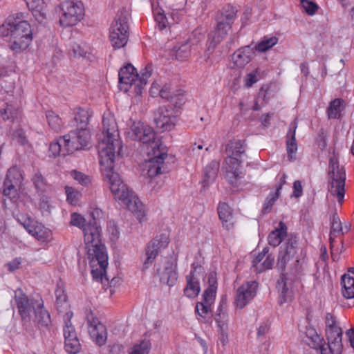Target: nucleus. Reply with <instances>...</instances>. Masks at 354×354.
<instances>
[{
    "mask_svg": "<svg viewBox=\"0 0 354 354\" xmlns=\"http://www.w3.org/2000/svg\"><path fill=\"white\" fill-rule=\"evenodd\" d=\"M186 286L183 292L184 295L189 298L197 297L201 291L198 279L195 277L194 272L191 271L186 276Z\"/></svg>",
    "mask_w": 354,
    "mask_h": 354,
    "instance_id": "bb28decb",
    "label": "nucleus"
},
{
    "mask_svg": "<svg viewBox=\"0 0 354 354\" xmlns=\"http://www.w3.org/2000/svg\"><path fill=\"white\" fill-rule=\"evenodd\" d=\"M328 178V190L342 205L345 196L346 171L344 167L339 165L338 157L335 153L329 159Z\"/></svg>",
    "mask_w": 354,
    "mask_h": 354,
    "instance_id": "6e6552de",
    "label": "nucleus"
},
{
    "mask_svg": "<svg viewBox=\"0 0 354 354\" xmlns=\"http://www.w3.org/2000/svg\"><path fill=\"white\" fill-rule=\"evenodd\" d=\"M177 116L171 107L160 106L154 113V122L157 128L162 131H170L176 122Z\"/></svg>",
    "mask_w": 354,
    "mask_h": 354,
    "instance_id": "dca6fc26",
    "label": "nucleus"
},
{
    "mask_svg": "<svg viewBox=\"0 0 354 354\" xmlns=\"http://www.w3.org/2000/svg\"><path fill=\"white\" fill-rule=\"evenodd\" d=\"M27 7L38 21L46 17V6L44 0H25Z\"/></svg>",
    "mask_w": 354,
    "mask_h": 354,
    "instance_id": "c85d7f7f",
    "label": "nucleus"
},
{
    "mask_svg": "<svg viewBox=\"0 0 354 354\" xmlns=\"http://www.w3.org/2000/svg\"><path fill=\"white\" fill-rule=\"evenodd\" d=\"M277 42L278 38L276 37L264 38L257 44L255 49L259 52H265L277 44Z\"/></svg>",
    "mask_w": 354,
    "mask_h": 354,
    "instance_id": "8fccbe9b",
    "label": "nucleus"
},
{
    "mask_svg": "<svg viewBox=\"0 0 354 354\" xmlns=\"http://www.w3.org/2000/svg\"><path fill=\"white\" fill-rule=\"evenodd\" d=\"M215 298L214 289L210 288L209 290H205L202 295V301L198 302L196 305V313L203 319L209 317L211 315L212 306Z\"/></svg>",
    "mask_w": 354,
    "mask_h": 354,
    "instance_id": "4be33fe9",
    "label": "nucleus"
},
{
    "mask_svg": "<svg viewBox=\"0 0 354 354\" xmlns=\"http://www.w3.org/2000/svg\"><path fill=\"white\" fill-rule=\"evenodd\" d=\"M236 12L237 10L235 7L230 4H227L222 8L220 16L218 19L232 24L236 17Z\"/></svg>",
    "mask_w": 354,
    "mask_h": 354,
    "instance_id": "37998d69",
    "label": "nucleus"
},
{
    "mask_svg": "<svg viewBox=\"0 0 354 354\" xmlns=\"http://www.w3.org/2000/svg\"><path fill=\"white\" fill-rule=\"evenodd\" d=\"M150 93L153 95L159 94L161 97L165 99H169L170 97V92L167 91V87H162L161 84L158 82H155L152 84Z\"/></svg>",
    "mask_w": 354,
    "mask_h": 354,
    "instance_id": "864d4df0",
    "label": "nucleus"
},
{
    "mask_svg": "<svg viewBox=\"0 0 354 354\" xmlns=\"http://www.w3.org/2000/svg\"><path fill=\"white\" fill-rule=\"evenodd\" d=\"M49 149L54 156L60 154L66 156L70 154L69 151H68V147H66L64 136L59 138L55 142H52Z\"/></svg>",
    "mask_w": 354,
    "mask_h": 354,
    "instance_id": "79ce46f5",
    "label": "nucleus"
},
{
    "mask_svg": "<svg viewBox=\"0 0 354 354\" xmlns=\"http://www.w3.org/2000/svg\"><path fill=\"white\" fill-rule=\"evenodd\" d=\"M274 262V258L271 254H266L263 261L257 268V272H261L266 270L272 268Z\"/></svg>",
    "mask_w": 354,
    "mask_h": 354,
    "instance_id": "680f3d73",
    "label": "nucleus"
},
{
    "mask_svg": "<svg viewBox=\"0 0 354 354\" xmlns=\"http://www.w3.org/2000/svg\"><path fill=\"white\" fill-rule=\"evenodd\" d=\"M343 102L344 101L339 98H336L330 102L327 109V115L329 119H336L340 116Z\"/></svg>",
    "mask_w": 354,
    "mask_h": 354,
    "instance_id": "c03bdc74",
    "label": "nucleus"
},
{
    "mask_svg": "<svg viewBox=\"0 0 354 354\" xmlns=\"http://www.w3.org/2000/svg\"><path fill=\"white\" fill-rule=\"evenodd\" d=\"M214 319L217 323L218 327L222 332L227 329V315L225 311L222 309L221 306L218 307Z\"/></svg>",
    "mask_w": 354,
    "mask_h": 354,
    "instance_id": "49530a36",
    "label": "nucleus"
},
{
    "mask_svg": "<svg viewBox=\"0 0 354 354\" xmlns=\"http://www.w3.org/2000/svg\"><path fill=\"white\" fill-rule=\"evenodd\" d=\"M39 207L43 213H50V203L49 197L44 194L41 195L39 198Z\"/></svg>",
    "mask_w": 354,
    "mask_h": 354,
    "instance_id": "e2e57ef3",
    "label": "nucleus"
},
{
    "mask_svg": "<svg viewBox=\"0 0 354 354\" xmlns=\"http://www.w3.org/2000/svg\"><path fill=\"white\" fill-rule=\"evenodd\" d=\"M24 179V174L19 167L14 166L10 168L3 182V194L10 199L15 198Z\"/></svg>",
    "mask_w": 354,
    "mask_h": 354,
    "instance_id": "4468645a",
    "label": "nucleus"
},
{
    "mask_svg": "<svg viewBox=\"0 0 354 354\" xmlns=\"http://www.w3.org/2000/svg\"><path fill=\"white\" fill-rule=\"evenodd\" d=\"M86 319L88 331L91 339L99 346L103 345L107 339L106 326L101 323L98 318L94 316L91 310H86Z\"/></svg>",
    "mask_w": 354,
    "mask_h": 354,
    "instance_id": "2eb2a0df",
    "label": "nucleus"
},
{
    "mask_svg": "<svg viewBox=\"0 0 354 354\" xmlns=\"http://www.w3.org/2000/svg\"><path fill=\"white\" fill-rule=\"evenodd\" d=\"M0 35L10 37V48L15 53L25 50L33 40L31 25L23 19L22 13H17L7 18L0 26Z\"/></svg>",
    "mask_w": 354,
    "mask_h": 354,
    "instance_id": "20e7f679",
    "label": "nucleus"
},
{
    "mask_svg": "<svg viewBox=\"0 0 354 354\" xmlns=\"http://www.w3.org/2000/svg\"><path fill=\"white\" fill-rule=\"evenodd\" d=\"M231 28L232 24L229 22L223 21L218 19L217 26L214 32L212 41L214 46L218 44L225 37Z\"/></svg>",
    "mask_w": 354,
    "mask_h": 354,
    "instance_id": "72a5a7b5",
    "label": "nucleus"
},
{
    "mask_svg": "<svg viewBox=\"0 0 354 354\" xmlns=\"http://www.w3.org/2000/svg\"><path fill=\"white\" fill-rule=\"evenodd\" d=\"M91 116L88 109L78 108L75 113V120L77 122V129H89L87 127L89 118Z\"/></svg>",
    "mask_w": 354,
    "mask_h": 354,
    "instance_id": "4c0bfd02",
    "label": "nucleus"
},
{
    "mask_svg": "<svg viewBox=\"0 0 354 354\" xmlns=\"http://www.w3.org/2000/svg\"><path fill=\"white\" fill-rule=\"evenodd\" d=\"M297 128V120L295 119L289 125L288 131L286 135V150L289 160L295 159V153L297 150V144L295 138L296 129Z\"/></svg>",
    "mask_w": 354,
    "mask_h": 354,
    "instance_id": "5701e85b",
    "label": "nucleus"
},
{
    "mask_svg": "<svg viewBox=\"0 0 354 354\" xmlns=\"http://www.w3.org/2000/svg\"><path fill=\"white\" fill-rule=\"evenodd\" d=\"M160 252V250L156 248V245H153L151 242L147 244L145 248L146 258L142 266V271H145L153 264Z\"/></svg>",
    "mask_w": 354,
    "mask_h": 354,
    "instance_id": "e433bc0d",
    "label": "nucleus"
},
{
    "mask_svg": "<svg viewBox=\"0 0 354 354\" xmlns=\"http://www.w3.org/2000/svg\"><path fill=\"white\" fill-rule=\"evenodd\" d=\"M118 75L119 82L124 91H127L129 86H134L135 91L137 93H140L138 91V74L133 65L127 64L120 69Z\"/></svg>",
    "mask_w": 354,
    "mask_h": 354,
    "instance_id": "6ab92c4d",
    "label": "nucleus"
},
{
    "mask_svg": "<svg viewBox=\"0 0 354 354\" xmlns=\"http://www.w3.org/2000/svg\"><path fill=\"white\" fill-rule=\"evenodd\" d=\"M286 233L287 227L286 224L283 222H280L279 227L275 230L272 231L268 235V239L269 244L273 247L278 246L281 243Z\"/></svg>",
    "mask_w": 354,
    "mask_h": 354,
    "instance_id": "f704fd0d",
    "label": "nucleus"
},
{
    "mask_svg": "<svg viewBox=\"0 0 354 354\" xmlns=\"http://www.w3.org/2000/svg\"><path fill=\"white\" fill-rule=\"evenodd\" d=\"M12 139L21 145H24L28 142L25 133L22 129H17L12 133Z\"/></svg>",
    "mask_w": 354,
    "mask_h": 354,
    "instance_id": "0e129e2a",
    "label": "nucleus"
},
{
    "mask_svg": "<svg viewBox=\"0 0 354 354\" xmlns=\"http://www.w3.org/2000/svg\"><path fill=\"white\" fill-rule=\"evenodd\" d=\"M55 297L57 309L59 312L66 310L69 306L67 302V295L65 290L61 288H57L55 290Z\"/></svg>",
    "mask_w": 354,
    "mask_h": 354,
    "instance_id": "a18cd8bd",
    "label": "nucleus"
},
{
    "mask_svg": "<svg viewBox=\"0 0 354 354\" xmlns=\"http://www.w3.org/2000/svg\"><path fill=\"white\" fill-rule=\"evenodd\" d=\"M65 192L66 194V201L70 204L76 205L78 203L81 196V194L79 191L72 187L66 186Z\"/></svg>",
    "mask_w": 354,
    "mask_h": 354,
    "instance_id": "3c124183",
    "label": "nucleus"
},
{
    "mask_svg": "<svg viewBox=\"0 0 354 354\" xmlns=\"http://www.w3.org/2000/svg\"><path fill=\"white\" fill-rule=\"evenodd\" d=\"M34 319H32L38 327H48L50 324V316L48 312L44 308L43 301L37 304V308L34 312Z\"/></svg>",
    "mask_w": 354,
    "mask_h": 354,
    "instance_id": "7c9ffc66",
    "label": "nucleus"
},
{
    "mask_svg": "<svg viewBox=\"0 0 354 354\" xmlns=\"http://www.w3.org/2000/svg\"><path fill=\"white\" fill-rule=\"evenodd\" d=\"M153 245H156L159 250L165 249L167 247L169 243V236L167 233H162L156 236L152 241H150Z\"/></svg>",
    "mask_w": 354,
    "mask_h": 354,
    "instance_id": "603ef678",
    "label": "nucleus"
},
{
    "mask_svg": "<svg viewBox=\"0 0 354 354\" xmlns=\"http://www.w3.org/2000/svg\"><path fill=\"white\" fill-rule=\"evenodd\" d=\"M102 157H99L101 171L111 193L115 200L134 213L141 221L145 216L144 205L138 196L129 190L119 174L113 171L115 156H109L102 151Z\"/></svg>",
    "mask_w": 354,
    "mask_h": 354,
    "instance_id": "f257e3e1",
    "label": "nucleus"
},
{
    "mask_svg": "<svg viewBox=\"0 0 354 354\" xmlns=\"http://www.w3.org/2000/svg\"><path fill=\"white\" fill-rule=\"evenodd\" d=\"M160 280L166 283L169 286H173L177 281V272L175 266L171 262H167L164 270H158Z\"/></svg>",
    "mask_w": 354,
    "mask_h": 354,
    "instance_id": "2f4dec72",
    "label": "nucleus"
},
{
    "mask_svg": "<svg viewBox=\"0 0 354 354\" xmlns=\"http://www.w3.org/2000/svg\"><path fill=\"white\" fill-rule=\"evenodd\" d=\"M131 130L133 139L147 145L148 155L151 158L143 165L142 175L152 178L162 173L165 160L167 157V148L155 140V133L152 128L141 122H134Z\"/></svg>",
    "mask_w": 354,
    "mask_h": 354,
    "instance_id": "7ed1b4c3",
    "label": "nucleus"
},
{
    "mask_svg": "<svg viewBox=\"0 0 354 354\" xmlns=\"http://www.w3.org/2000/svg\"><path fill=\"white\" fill-rule=\"evenodd\" d=\"M46 118L49 127L53 131L58 132L64 127V122L62 121V119L54 111H46Z\"/></svg>",
    "mask_w": 354,
    "mask_h": 354,
    "instance_id": "ea45409f",
    "label": "nucleus"
},
{
    "mask_svg": "<svg viewBox=\"0 0 354 354\" xmlns=\"http://www.w3.org/2000/svg\"><path fill=\"white\" fill-rule=\"evenodd\" d=\"M294 281L286 274H282L277 281V289L279 292V303L280 305L292 300Z\"/></svg>",
    "mask_w": 354,
    "mask_h": 354,
    "instance_id": "aec40b11",
    "label": "nucleus"
},
{
    "mask_svg": "<svg viewBox=\"0 0 354 354\" xmlns=\"http://www.w3.org/2000/svg\"><path fill=\"white\" fill-rule=\"evenodd\" d=\"M17 220L28 232L38 241L44 242L48 239L50 232L42 224L23 214L19 215Z\"/></svg>",
    "mask_w": 354,
    "mask_h": 354,
    "instance_id": "f3484780",
    "label": "nucleus"
},
{
    "mask_svg": "<svg viewBox=\"0 0 354 354\" xmlns=\"http://www.w3.org/2000/svg\"><path fill=\"white\" fill-rule=\"evenodd\" d=\"M71 224L73 226H77L79 228L84 230L88 224H86L85 218L78 213H73L71 215Z\"/></svg>",
    "mask_w": 354,
    "mask_h": 354,
    "instance_id": "bf43d9fd",
    "label": "nucleus"
},
{
    "mask_svg": "<svg viewBox=\"0 0 354 354\" xmlns=\"http://www.w3.org/2000/svg\"><path fill=\"white\" fill-rule=\"evenodd\" d=\"M217 211L219 219L222 222L223 227L227 230L234 229L235 218L231 207L226 203H221L218 206Z\"/></svg>",
    "mask_w": 354,
    "mask_h": 354,
    "instance_id": "b1692460",
    "label": "nucleus"
},
{
    "mask_svg": "<svg viewBox=\"0 0 354 354\" xmlns=\"http://www.w3.org/2000/svg\"><path fill=\"white\" fill-rule=\"evenodd\" d=\"M190 50V44L186 41L174 46L170 51V55L177 60L183 61L188 58Z\"/></svg>",
    "mask_w": 354,
    "mask_h": 354,
    "instance_id": "c9c22d12",
    "label": "nucleus"
},
{
    "mask_svg": "<svg viewBox=\"0 0 354 354\" xmlns=\"http://www.w3.org/2000/svg\"><path fill=\"white\" fill-rule=\"evenodd\" d=\"M280 196V193L278 192H271L268 195V196L266 198L265 203L263 204V210L265 213L269 212L276 201L278 199V198Z\"/></svg>",
    "mask_w": 354,
    "mask_h": 354,
    "instance_id": "13d9d810",
    "label": "nucleus"
},
{
    "mask_svg": "<svg viewBox=\"0 0 354 354\" xmlns=\"http://www.w3.org/2000/svg\"><path fill=\"white\" fill-rule=\"evenodd\" d=\"M155 20L158 24L160 29L165 28L167 27V20L166 17L162 13H157L155 15Z\"/></svg>",
    "mask_w": 354,
    "mask_h": 354,
    "instance_id": "338daca9",
    "label": "nucleus"
},
{
    "mask_svg": "<svg viewBox=\"0 0 354 354\" xmlns=\"http://www.w3.org/2000/svg\"><path fill=\"white\" fill-rule=\"evenodd\" d=\"M32 180L35 187L39 191H44L47 187L46 180L40 172H36L33 176Z\"/></svg>",
    "mask_w": 354,
    "mask_h": 354,
    "instance_id": "4d7b16f0",
    "label": "nucleus"
},
{
    "mask_svg": "<svg viewBox=\"0 0 354 354\" xmlns=\"http://www.w3.org/2000/svg\"><path fill=\"white\" fill-rule=\"evenodd\" d=\"M87 260L91 267L93 278L97 281H108L106 268L108 266V255L104 245H94L86 248Z\"/></svg>",
    "mask_w": 354,
    "mask_h": 354,
    "instance_id": "1a4fd4ad",
    "label": "nucleus"
},
{
    "mask_svg": "<svg viewBox=\"0 0 354 354\" xmlns=\"http://www.w3.org/2000/svg\"><path fill=\"white\" fill-rule=\"evenodd\" d=\"M71 176L74 180H77L80 184L82 185H87L91 181V177L77 170L71 171Z\"/></svg>",
    "mask_w": 354,
    "mask_h": 354,
    "instance_id": "6e6d98bb",
    "label": "nucleus"
},
{
    "mask_svg": "<svg viewBox=\"0 0 354 354\" xmlns=\"http://www.w3.org/2000/svg\"><path fill=\"white\" fill-rule=\"evenodd\" d=\"M102 126L103 138L98 145L99 157H102V151L109 156H115V153L119 154L122 144L119 139L118 125L111 113H104Z\"/></svg>",
    "mask_w": 354,
    "mask_h": 354,
    "instance_id": "423d86ee",
    "label": "nucleus"
},
{
    "mask_svg": "<svg viewBox=\"0 0 354 354\" xmlns=\"http://www.w3.org/2000/svg\"><path fill=\"white\" fill-rule=\"evenodd\" d=\"M227 157L223 163L225 170V178L231 185H236L238 180L242 177V172L240 170L241 161L239 157L244 153V147L241 140H230L226 145Z\"/></svg>",
    "mask_w": 354,
    "mask_h": 354,
    "instance_id": "0eeeda50",
    "label": "nucleus"
},
{
    "mask_svg": "<svg viewBox=\"0 0 354 354\" xmlns=\"http://www.w3.org/2000/svg\"><path fill=\"white\" fill-rule=\"evenodd\" d=\"M129 39V24L127 15H118L109 28V40L114 48L124 47Z\"/></svg>",
    "mask_w": 354,
    "mask_h": 354,
    "instance_id": "9b49d317",
    "label": "nucleus"
},
{
    "mask_svg": "<svg viewBox=\"0 0 354 354\" xmlns=\"http://www.w3.org/2000/svg\"><path fill=\"white\" fill-rule=\"evenodd\" d=\"M84 237L86 247L94 245H102L100 243V232L99 227L95 224H88L84 227Z\"/></svg>",
    "mask_w": 354,
    "mask_h": 354,
    "instance_id": "393cba45",
    "label": "nucleus"
},
{
    "mask_svg": "<svg viewBox=\"0 0 354 354\" xmlns=\"http://www.w3.org/2000/svg\"><path fill=\"white\" fill-rule=\"evenodd\" d=\"M69 153L85 149L91 141L89 129H76L64 136Z\"/></svg>",
    "mask_w": 354,
    "mask_h": 354,
    "instance_id": "ddd939ff",
    "label": "nucleus"
},
{
    "mask_svg": "<svg viewBox=\"0 0 354 354\" xmlns=\"http://www.w3.org/2000/svg\"><path fill=\"white\" fill-rule=\"evenodd\" d=\"M348 230L349 226L346 225L343 227L337 214L334 213L330 219V241H334L335 238L343 235Z\"/></svg>",
    "mask_w": 354,
    "mask_h": 354,
    "instance_id": "c756f323",
    "label": "nucleus"
},
{
    "mask_svg": "<svg viewBox=\"0 0 354 354\" xmlns=\"http://www.w3.org/2000/svg\"><path fill=\"white\" fill-rule=\"evenodd\" d=\"M303 189L301 183L299 180H295L293 183V196L296 198L300 197L302 195Z\"/></svg>",
    "mask_w": 354,
    "mask_h": 354,
    "instance_id": "774afa93",
    "label": "nucleus"
},
{
    "mask_svg": "<svg viewBox=\"0 0 354 354\" xmlns=\"http://www.w3.org/2000/svg\"><path fill=\"white\" fill-rule=\"evenodd\" d=\"M220 167L218 161L212 160L204 169L203 187L208 186L213 183L217 177Z\"/></svg>",
    "mask_w": 354,
    "mask_h": 354,
    "instance_id": "473e14b6",
    "label": "nucleus"
},
{
    "mask_svg": "<svg viewBox=\"0 0 354 354\" xmlns=\"http://www.w3.org/2000/svg\"><path fill=\"white\" fill-rule=\"evenodd\" d=\"M73 317V313L68 311L64 315V326L63 329L65 341L69 339L77 338V333L71 319Z\"/></svg>",
    "mask_w": 354,
    "mask_h": 354,
    "instance_id": "a19ab883",
    "label": "nucleus"
},
{
    "mask_svg": "<svg viewBox=\"0 0 354 354\" xmlns=\"http://www.w3.org/2000/svg\"><path fill=\"white\" fill-rule=\"evenodd\" d=\"M297 241L295 236H291L280 248L277 266L279 269L284 270L286 263L294 259L297 252Z\"/></svg>",
    "mask_w": 354,
    "mask_h": 354,
    "instance_id": "a211bd4d",
    "label": "nucleus"
},
{
    "mask_svg": "<svg viewBox=\"0 0 354 354\" xmlns=\"http://www.w3.org/2000/svg\"><path fill=\"white\" fill-rule=\"evenodd\" d=\"M301 3L305 12L308 15H313L318 9V6L313 1L310 0H301Z\"/></svg>",
    "mask_w": 354,
    "mask_h": 354,
    "instance_id": "052dcab7",
    "label": "nucleus"
},
{
    "mask_svg": "<svg viewBox=\"0 0 354 354\" xmlns=\"http://www.w3.org/2000/svg\"><path fill=\"white\" fill-rule=\"evenodd\" d=\"M152 70V66L147 64L140 71V76L138 75V91H140V93L143 86L146 85L147 79L151 75Z\"/></svg>",
    "mask_w": 354,
    "mask_h": 354,
    "instance_id": "09e8293b",
    "label": "nucleus"
},
{
    "mask_svg": "<svg viewBox=\"0 0 354 354\" xmlns=\"http://www.w3.org/2000/svg\"><path fill=\"white\" fill-rule=\"evenodd\" d=\"M342 294L347 299L354 298V268L342 277Z\"/></svg>",
    "mask_w": 354,
    "mask_h": 354,
    "instance_id": "cd10ccee",
    "label": "nucleus"
},
{
    "mask_svg": "<svg viewBox=\"0 0 354 354\" xmlns=\"http://www.w3.org/2000/svg\"><path fill=\"white\" fill-rule=\"evenodd\" d=\"M65 343V349L66 352L70 354H76L80 350V343L79 339H69L64 342Z\"/></svg>",
    "mask_w": 354,
    "mask_h": 354,
    "instance_id": "5fc2aeb1",
    "label": "nucleus"
},
{
    "mask_svg": "<svg viewBox=\"0 0 354 354\" xmlns=\"http://www.w3.org/2000/svg\"><path fill=\"white\" fill-rule=\"evenodd\" d=\"M15 301L24 324H30L32 314L42 300L29 299L21 289H17L15 292Z\"/></svg>",
    "mask_w": 354,
    "mask_h": 354,
    "instance_id": "f8f14e48",
    "label": "nucleus"
},
{
    "mask_svg": "<svg viewBox=\"0 0 354 354\" xmlns=\"http://www.w3.org/2000/svg\"><path fill=\"white\" fill-rule=\"evenodd\" d=\"M257 283L255 281H250L243 284L237 290L236 302V306L243 308L256 295Z\"/></svg>",
    "mask_w": 354,
    "mask_h": 354,
    "instance_id": "412c9836",
    "label": "nucleus"
},
{
    "mask_svg": "<svg viewBox=\"0 0 354 354\" xmlns=\"http://www.w3.org/2000/svg\"><path fill=\"white\" fill-rule=\"evenodd\" d=\"M151 348V343L149 340H142L139 344H135L129 354H148Z\"/></svg>",
    "mask_w": 354,
    "mask_h": 354,
    "instance_id": "de8ad7c7",
    "label": "nucleus"
},
{
    "mask_svg": "<svg viewBox=\"0 0 354 354\" xmlns=\"http://www.w3.org/2000/svg\"><path fill=\"white\" fill-rule=\"evenodd\" d=\"M269 249L268 248H264L261 252L259 253L255 258L252 260V266L254 268H256V270L257 271V268L259 267V265L261 262L263 261L266 254L268 253Z\"/></svg>",
    "mask_w": 354,
    "mask_h": 354,
    "instance_id": "69168bd1",
    "label": "nucleus"
},
{
    "mask_svg": "<svg viewBox=\"0 0 354 354\" xmlns=\"http://www.w3.org/2000/svg\"><path fill=\"white\" fill-rule=\"evenodd\" d=\"M254 50L249 46L239 48L232 55V60L237 67H243L248 64L254 55Z\"/></svg>",
    "mask_w": 354,
    "mask_h": 354,
    "instance_id": "a878e982",
    "label": "nucleus"
},
{
    "mask_svg": "<svg viewBox=\"0 0 354 354\" xmlns=\"http://www.w3.org/2000/svg\"><path fill=\"white\" fill-rule=\"evenodd\" d=\"M325 333L328 340L326 344L324 339L319 336L315 337L316 349L320 350L321 354H342V330L339 326L337 318L330 313H328L325 320Z\"/></svg>",
    "mask_w": 354,
    "mask_h": 354,
    "instance_id": "39448f33",
    "label": "nucleus"
},
{
    "mask_svg": "<svg viewBox=\"0 0 354 354\" xmlns=\"http://www.w3.org/2000/svg\"><path fill=\"white\" fill-rule=\"evenodd\" d=\"M19 109L11 104L3 103L0 106V116L3 120H13L18 117Z\"/></svg>",
    "mask_w": 354,
    "mask_h": 354,
    "instance_id": "58836bf2",
    "label": "nucleus"
},
{
    "mask_svg": "<svg viewBox=\"0 0 354 354\" xmlns=\"http://www.w3.org/2000/svg\"><path fill=\"white\" fill-rule=\"evenodd\" d=\"M84 6L81 1L65 0L56 8L59 24L71 27L77 24L84 16Z\"/></svg>",
    "mask_w": 354,
    "mask_h": 354,
    "instance_id": "9d476101",
    "label": "nucleus"
},
{
    "mask_svg": "<svg viewBox=\"0 0 354 354\" xmlns=\"http://www.w3.org/2000/svg\"><path fill=\"white\" fill-rule=\"evenodd\" d=\"M102 157H99L101 171L111 193L115 200L134 213L141 221L145 216L144 205L138 196L129 190L119 174L113 171L115 156H109L102 151Z\"/></svg>",
    "mask_w": 354,
    "mask_h": 354,
    "instance_id": "f03ea898",
    "label": "nucleus"
}]
</instances>
